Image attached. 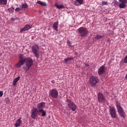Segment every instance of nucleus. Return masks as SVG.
I'll list each match as a JSON object with an SVG mask.
<instances>
[{
	"label": "nucleus",
	"mask_w": 127,
	"mask_h": 127,
	"mask_svg": "<svg viewBox=\"0 0 127 127\" xmlns=\"http://www.w3.org/2000/svg\"><path fill=\"white\" fill-rule=\"evenodd\" d=\"M89 84L91 87H95L97 84V83H99L100 80H99V77L97 76H92L90 78Z\"/></svg>",
	"instance_id": "39448f33"
},
{
	"label": "nucleus",
	"mask_w": 127,
	"mask_h": 127,
	"mask_svg": "<svg viewBox=\"0 0 127 127\" xmlns=\"http://www.w3.org/2000/svg\"><path fill=\"white\" fill-rule=\"evenodd\" d=\"M98 74L103 75L106 72V68H105V65H102L99 67L98 69Z\"/></svg>",
	"instance_id": "9b49d317"
},
{
	"label": "nucleus",
	"mask_w": 127,
	"mask_h": 127,
	"mask_svg": "<svg viewBox=\"0 0 127 127\" xmlns=\"http://www.w3.org/2000/svg\"><path fill=\"white\" fill-rule=\"evenodd\" d=\"M3 96V92L2 91H0V98H1Z\"/></svg>",
	"instance_id": "cd10ccee"
},
{
	"label": "nucleus",
	"mask_w": 127,
	"mask_h": 127,
	"mask_svg": "<svg viewBox=\"0 0 127 127\" xmlns=\"http://www.w3.org/2000/svg\"><path fill=\"white\" fill-rule=\"evenodd\" d=\"M77 32H78L79 35H80L81 37H85V36H87L89 33V31H88V29L84 27H80L79 28L77 29Z\"/></svg>",
	"instance_id": "f03ea898"
},
{
	"label": "nucleus",
	"mask_w": 127,
	"mask_h": 127,
	"mask_svg": "<svg viewBox=\"0 0 127 127\" xmlns=\"http://www.w3.org/2000/svg\"><path fill=\"white\" fill-rule=\"evenodd\" d=\"M55 6H56V7H57V8H58L59 9H62V8H64V7H65L64 5L62 4L59 5V4L57 3L55 4Z\"/></svg>",
	"instance_id": "aec40b11"
},
{
	"label": "nucleus",
	"mask_w": 127,
	"mask_h": 127,
	"mask_svg": "<svg viewBox=\"0 0 127 127\" xmlns=\"http://www.w3.org/2000/svg\"><path fill=\"white\" fill-rule=\"evenodd\" d=\"M50 95L54 99H56L58 97V91L56 89H52L50 91Z\"/></svg>",
	"instance_id": "1a4fd4ad"
},
{
	"label": "nucleus",
	"mask_w": 127,
	"mask_h": 127,
	"mask_svg": "<svg viewBox=\"0 0 127 127\" xmlns=\"http://www.w3.org/2000/svg\"><path fill=\"white\" fill-rule=\"evenodd\" d=\"M31 28V26L28 24L26 25L24 28L20 30V32H23V31H27V30H29Z\"/></svg>",
	"instance_id": "f8f14e48"
},
{
	"label": "nucleus",
	"mask_w": 127,
	"mask_h": 127,
	"mask_svg": "<svg viewBox=\"0 0 127 127\" xmlns=\"http://www.w3.org/2000/svg\"><path fill=\"white\" fill-rule=\"evenodd\" d=\"M103 37H105V35H100L98 34L97 35L95 36V39H96V40H99V39H102Z\"/></svg>",
	"instance_id": "4be33fe9"
},
{
	"label": "nucleus",
	"mask_w": 127,
	"mask_h": 127,
	"mask_svg": "<svg viewBox=\"0 0 127 127\" xmlns=\"http://www.w3.org/2000/svg\"><path fill=\"white\" fill-rule=\"evenodd\" d=\"M109 111L112 118L116 119L117 118V112L115 107L109 106Z\"/></svg>",
	"instance_id": "6e6552de"
},
{
	"label": "nucleus",
	"mask_w": 127,
	"mask_h": 127,
	"mask_svg": "<svg viewBox=\"0 0 127 127\" xmlns=\"http://www.w3.org/2000/svg\"><path fill=\"white\" fill-rule=\"evenodd\" d=\"M58 21H57L54 23V24L53 25V28H54V29H55V30H56V31H58Z\"/></svg>",
	"instance_id": "dca6fc26"
},
{
	"label": "nucleus",
	"mask_w": 127,
	"mask_h": 127,
	"mask_svg": "<svg viewBox=\"0 0 127 127\" xmlns=\"http://www.w3.org/2000/svg\"><path fill=\"white\" fill-rule=\"evenodd\" d=\"M22 8H27L28 7V5L26 3H22Z\"/></svg>",
	"instance_id": "b1692460"
},
{
	"label": "nucleus",
	"mask_w": 127,
	"mask_h": 127,
	"mask_svg": "<svg viewBox=\"0 0 127 127\" xmlns=\"http://www.w3.org/2000/svg\"><path fill=\"white\" fill-rule=\"evenodd\" d=\"M38 115L40 116V114L39 113V110L37 108H33L31 110V117L32 119L33 120H35L37 117H38Z\"/></svg>",
	"instance_id": "0eeeda50"
},
{
	"label": "nucleus",
	"mask_w": 127,
	"mask_h": 127,
	"mask_svg": "<svg viewBox=\"0 0 127 127\" xmlns=\"http://www.w3.org/2000/svg\"><path fill=\"white\" fill-rule=\"evenodd\" d=\"M19 62L16 64V67L17 68H20L25 63L26 67H24V70L25 72H27L31 68L32 65H33V60L30 58H24L22 54L19 55Z\"/></svg>",
	"instance_id": "f257e3e1"
},
{
	"label": "nucleus",
	"mask_w": 127,
	"mask_h": 127,
	"mask_svg": "<svg viewBox=\"0 0 127 127\" xmlns=\"http://www.w3.org/2000/svg\"><path fill=\"white\" fill-rule=\"evenodd\" d=\"M11 20H15V19L14 18H11Z\"/></svg>",
	"instance_id": "7c9ffc66"
},
{
	"label": "nucleus",
	"mask_w": 127,
	"mask_h": 127,
	"mask_svg": "<svg viewBox=\"0 0 127 127\" xmlns=\"http://www.w3.org/2000/svg\"><path fill=\"white\" fill-rule=\"evenodd\" d=\"M21 123H22V121H21V118H20L18 120H17L14 126L15 127H18L20 126V125H21Z\"/></svg>",
	"instance_id": "4468645a"
},
{
	"label": "nucleus",
	"mask_w": 127,
	"mask_h": 127,
	"mask_svg": "<svg viewBox=\"0 0 127 127\" xmlns=\"http://www.w3.org/2000/svg\"><path fill=\"white\" fill-rule=\"evenodd\" d=\"M67 44H68V45H71V42H70V41H68Z\"/></svg>",
	"instance_id": "c756f323"
},
{
	"label": "nucleus",
	"mask_w": 127,
	"mask_h": 127,
	"mask_svg": "<svg viewBox=\"0 0 127 127\" xmlns=\"http://www.w3.org/2000/svg\"><path fill=\"white\" fill-rule=\"evenodd\" d=\"M102 4V5H108V2L103 1Z\"/></svg>",
	"instance_id": "a878e982"
},
{
	"label": "nucleus",
	"mask_w": 127,
	"mask_h": 127,
	"mask_svg": "<svg viewBox=\"0 0 127 127\" xmlns=\"http://www.w3.org/2000/svg\"><path fill=\"white\" fill-rule=\"evenodd\" d=\"M116 107L117 108V110L119 115H120L122 118L125 119V118H126V113L125 112V111L123 109V107H122V106H121V104L119 103H117Z\"/></svg>",
	"instance_id": "7ed1b4c3"
},
{
	"label": "nucleus",
	"mask_w": 127,
	"mask_h": 127,
	"mask_svg": "<svg viewBox=\"0 0 127 127\" xmlns=\"http://www.w3.org/2000/svg\"><path fill=\"white\" fill-rule=\"evenodd\" d=\"M19 79H20V76H18L14 79L13 82V86L16 85V83L18 82V81H19Z\"/></svg>",
	"instance_id": "f3484780"
},
{
	"label": "nucleus",
	"mask_w": 127,
	"mask_h": 127,
	"mask_svg": "<svg viewBox=\"0 0 127 127\" xmlns=\"http://www.w3.org/2000/svg\"><path fill=\"white\" fill-rule=\"evenodd\" d=\"M43 108H45V103L41 102L37 105V108L39 110H43Z\"/></svg>",
	"instance_id": "ddd939ff"
},
{
	"label": "nucleus",
	"mask_w": 127,
	"mask_h": 127,
	"mask_svg": "<svg viewBox=\"0 0 127 127\" xmlns=\"http://www.w3.org/2000/svg\"><path fill=\"white\" fill-rule=\"evenodd\" d=\"M97 99L99 103H105L106 99L105 96L102 93H99L97 95Z\"/></svg>",
	"instance_id": "9d476101"
},
{
	"label": "nucleus",
	"mask_w": 127,
	"mask_h": 127,
	"mask_svg": "<svg viewBox=\"0 0 127 127\" xmlns=\"http://www.w3.org/2000/svg\"><path fill=\"white\" fill-rule=\"evenodd\" d=\"M66 102L67 104L68 108L72 111V112H75L77 109V105L74 104L73 101H71L70 99H67Z\"/></svg>",
	"instance_id": "20e7f679"
},
{
	"label": "nucleus",
	"mask_w": 127,
	"mask_h": 127,
	"mask_svg": "<svg viewBox=\"0 0 127 127\" xmlns=\"http://www.w3.org/2000/svg\"><path fill=\"white\" fill-rule=\"evenodd\" d=\"M37 3L40 4V5H42L43 6H47V3H46L45 2L41 1L40 0L37 1Z\"/></svg>",
	"instance_id": "6ab92c4d"
},
{
	"label": "nucleus",
	"mask_w": 127,
	"mask_h": 127,
	"mask_svg": "<svg viewBox=\"0 0 127 127\" xmlns=\"http://www.w3.org/2000/svg\"><path fill=\"white\" fill-rule=\"evenodd\" d=\"M124 62L126 64L127 63V55L124 58Z\"/></svg>",
	"instance_id": "bb28decb"
},
{
	"label": "nucleus",
	"mask_w": 127,
	"mask_h": 127,
	"mask_svg": "<svg viewBox=\"0 0 127 127\" xmlns=\"http://www.w3.org/2000/svg\"><path fill=\"white\" fill-rule=\"evenodd\" d=\"M7 0H0V5H6Z\"/></svg>",
	"instance_id": "412c9836"
},
{
	"label": "nucleus",
	"mask_w": 127,
	"mask_h": 127,
	"mask_svg": "<svg viewBox=\"0 0 127 127\" xmlns=\"http://www.w3.org/2000/svg\"><path fill=\"white\" fill-rule=\"evenodd\" d=\"M8 10L9 12H10V13H12V12L13 11H14V8H13V7L9 8L8 9Z\"/></svg>",
	"instance_id": "393cba45"
},
{
	"label": "nucleus",
	"mask_w": 127,
	"mask_h": 127,
	"mask_svg": "<svg viewBox=\"0 0 127 127\" xmlns=\"http://www.w3.org/2000/svg\"><path fill=\"white\" fill-rule=\"evenodd\" d=\"M39 113L40 114V113H42L41 117H45L46 116V111L44 110L43 109H40L39 110Z\"/></svg>",
	"instance_id": "a211bd4d"
},
{
	"label": "nucleus",
	"mask_w": 127,
	"mask_h": 127,
	"mask_svg": "<svg viewBox=\"0 0 127 127\" xmlns=\"http://www.w3.org/2000/svg\"><path fill=\"white\" fill-rule=\"evenodd\" d=\"M21 9L20 8L17 7V8H16L15 9V11H20Z\"/></svg>",
	"instance_id": "c85d7f7f"
},
{
	"label": "nucleus",
	"mask_w": 127,
	"mask_h": 127,
	"mask_svg": "<svg viewBox=\"0 0 127 127\" xmlns=\"http://www.w3.org/2000/svg\"><path fill=\"white\" fill-rule=\"evenodd\" d=\"M39 50V47L38 45L35 44L32 46V51L33 53L35 54V57L36 58H38L39 57V54H38V51Z\"/></svg>",
	"instance_id": "423d86ee"
},
{
	"label": "nucleus",
	"mask_w": 127,
	"mask_h": 127,
	"mask_svg": "<svg viewBox=\"0 0 127 127\" xmlns=\"http://www.w3.org/2000/svg\"><path fill=\"white\" fill-rule=\"evenodd\" d=\"M71 60H74L73 57L70 58H67L64 60V61L66 63H68V61H71Z\"/></svg>",
	"instance_id": "5701e85b"
},
{
	"label": "nucleus",
	"mask_w": 127,
	"mask_h": 127,
	"mask_svg": "<svg viewBox=\"0 0 127 127\" xmlns=\"http://www.w3.org/2000/svg\"><path fill=\"white\" fill-rule=\"evenodd\" d=\"M84 3V0H75L74 1V5L78 6L79 4H83Z\"/></svg>",
	"instance_id": "2eb2a0df"
}]
</instances>
